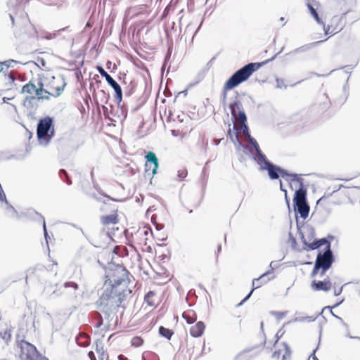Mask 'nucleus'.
<instances>
[{
    "mask_svg": "<svg viewBox=\"0 0 360 360\" xmlns=\"http://www.w3.org/2000/svg\"><path fill=\"white\" fill-rule=\"evenodd\" d=\"M128 274L121 265L112 266L106 271L104 290L99 299L101 311L108 314L120 306L129 282Z\"/></svg>",
    "mask_w": 360,
    "mask_h": 360,
    "instance_id": "nucleus-1",
    "label": "nucleus"
},
{
    "mask_svg": "<svg viewBox=\"0 0 360 360\" xmlns=\"http://www.w3.org/2000/svg\"><path fill=\"white\" fill-rule=\"evenodd\" d=\"M276 58V56H274L273 58H271L269 60H266L263 63V64L267 63L269 61L273 60ZM262 65V63H250L238 70H237L233 75H231V77L226 82L224 86V90H231L237 86H238L240 84L243 83V82H245L248 79V78L255 72H256L261 66Z\"/></svg>",
    "mask_w": 360,
    "mask_h": 360,
    "instance_id": "nucleus-2",
    "label": "nucleus"
},
{
    "mask_svg": "<svg viewBox=\"0 0 360 360\" xmlns=\"http://www.w3.org/2000/svg\"><path fill=\"white\" fill-rule=\"evenodd\" d=\"M40 82L41 86L44 88V96H48L49 99L50 96L54 97L59 96L66 86L64 78L60 75L41 79Z\"/></svg>",
    "mask_w": 360,
    "mask_h": 360,
    "instance_id": "nucleus-3",
    "label": "nucleus"
},
{
    "mask_svg": "<svg viewBox=\"0 0 360 360\" xmlns=\"http://www.w3.org/2000/svg\"><path fill=\"white\" fill-rule=\"evenodd\" d=\"M37 135L40 145L47 146L54 136L53 119L49 116L39 120L37 128Z\"/></svg>",
    "mask_w": 360,
    "mask_h": 360,
    "instance_id": "nucleus-4",
    "label": "nucleus"
},
{
    "mask_svg": "<svg viewBox=\"0 0 360 360\" xmlns=\"http://www.w3.org/2000/svg\"><path fill=\"white\" fill-rule=\"evenodd\" d=\"M257 163L260 166L262 170H267L271 179H277L281 176L289 183L292 179L290 176L297 174L288 173L286 170L280 167L274 165L266 159V157H264V160L257 162Z\"/></svg>",
    "mask_w": 360,
    "mask_h": 360,
    "instance_id": "nucleus-5",
    "label": "nucleus"
},
{
    "mask_svg": "<svg viewBox=\"0 0 360 360\" xmlns=\"http://www.w3.org/2000/svg\"><path fill=\"white\" fill-rule=\"evenodd\" d=\"M333 262V255L330 249V244L326 247V250L319 253L315 262L312 275L318 274L319 269H321V276L331 266Z\"/></svg>",
    "mask_w": 360,
    "mask_h": 360,
    "instance_id": "nucleus-6",
    "label": "nucleus"
},
{
    "mask_svg": "<svg viewBox=\"0 0 360 360\" xmlns=\"http://www.w3.org/2000/svg\"><path fill=\"white\" fill-rule=\"evenodd\" d=\"M20 348L21 360H48L45 356L39 354L33 345L26 341H22L20 343Z\"/></svg>",
    "mask_w": 360,
    "mask_h": 360,
    "instance_id": "nucleus-7",
    "label": "nucleus"
},
{
    "mask_svg": "<svg viewBox=\"0 0 360 360\" xmlns=\"http://www.w3.org/2000/svg\"><path fill=\"white\" fill-rule=\"evenodd\" d=\"M291 181L289 182L290 187L292 188V183L298 184V189L295 191L293 202L295 204L307 202V190L304 188L303 179L298 174L290 175Z\"/></svg>",
    "mask_w": 360,
    "mask_h": 360,
    "instance_id": "nucleus-8",
    "label": "nucleus"
},
{
    "mask_svg": "<svg viewBox=\"0 0 360 360\" xmlns=\"http://www.w3.org/2000/svg\"><path fill=\"white\" fill-rule=\"evenodd\" d=\"M97 69L101 75L105 77L108 84L114 89L115 92V98L119 105L122 99V91L121 86L102 67H98Z\"/></svg>",
    "mask_w": 360,
    "mask_h": 360,
    "instance_id": "nucleus-9",
    "label": "nucleus"
},
{
    "mask_svg": "<svg viewBox=\"0 0 360 360\" xmlns=\"http://www.w3.org/2000/svg\"><path fill=\"white\" fill-rule=\"evenodd\" d=\"M246 140L249 142V145L244 146V148L250 153L253 160L256 162L264 160L266 155L262 152L257 141L250 135H248V137L246 139Z\"/></svg>",
    "mask_w": 360,
    "mask_h": 360,
    "instance_id": "nucleus-10",
    "label": "nucleus"
},
{
    "mask_svg": "<svg viewBox=\"0 0 360 360\" xmlns=\"http://www.w3.org/2000/svg\"><path fill=\"white\" fill-rule=\"evenodd\" d=\"M272 263L273 262H271L270 266H271ZM271 270L267 271L266 272L264 273L257 278L253 279V281H252L253 288L252 289L250 292L245 297V299L243 300V302H245L249 299V297H250L251 294L252 293L254 289L259 288L260 286L266 283L267 282H269L270 280H271L273 278V276L269 277V275L273 274V270H274V269L272 267H271Z\"/></svg>",
    "mask_w": 360,
    "mask_h": 360,
    "instance_id": "nucleus-11",
    "label": "nucleus"
},
{
    "mask_svg": "<svg viewBox=\"0 0 360 360\" xmlns=\"http://www.w3.org/2000/svg\"><path fill=\"white\" fill-rule=\"evenodd\" d=\"M38 87H37L32 82H29L25 86H23L22 91V93H27L29 94H35L39 99H46L49 100L48 96H44V88L41 86V82L39 81L38 83Z\"/></svg>",
    "mask_w": 360,
    "mask_h": 360,
    "instance_id": "nucleus-12",
    "label": "nucleus"
},
{
    "mask_svg": "<svg viewBox=\"0 0 360 360\" xmlns=\"http://www.w3.org/2000/svg\"><path fill=\"white\" fill-rule=\"evenodd\" d=\"M311 288L315 291H324L328 292L332 287V283L328 278H325L323 281H313L311 284Z\"/></svg>",
    "mask_w": 360,
    "mask_h": 360,
    "instance_id": "nucleus-13",
    "label": "nucleus"
},
{
    "mask_svg": "<svg viewBox=\"0 0 360 360\" xmlns=\"http://www.w3.org/2000/svg\"><path fill=\"white\" fill-rule=\"evenodd\" d=\"M306 4L311 15L314 17L317 23L323 25V22L320 19L319 14L316 12V8L319 6L318 2H316L315 0H306Z\"/></svg>",
    "mask_w": 360,
    "mask_h": 360,
    "instance_id": "nucleus-14",
    "label": "nucleus"
},
{
    "mask_svg": "<svg viewBox=\"0 0 360 360\" xmlns=\"http://www.w3.org/2000/svg\"><path fill=\"white\" fill-rule=\"evenodd\" d=\"M233 129L236 131L235 133L231 132V129L230 127L228 130V136H229L231 141L233 142V143L236 146V149L238 150L241 148H244L243 144L241 143V141L239 139L238 126L235 123L233 124Z\"/></svg>",
    "mask_w": 360,
    "mask_h": 360,
    "instance_id": "nucleus-15",
    "label": "nucleus"
},
{
    "mask_svg": "<svg viewBox=\"0 0 360 360\" xmlns=\"http://www.w3.org/2000/svg\"><path fill=\"white\" fill-rule=\"evenodd\" d=\"M205 328V323L202 321H198L190 328V334L194 338L200 337L204 333Z\"/></svg>",
    "mask_w": 360,
    "mask_h": 360,
    "instance_id": "nucleus-16",
    "label": "nucleus"
},
{
    "mask_svg": "<svg viewBox=\"0 0 360 360\" xmlns=\"http://www.w3.org/2000/svg\"><path fill=\"white\" fill-rule=\"evenodd\" d=\"M295 211L300 214V217L305 219L309 212V206L307 202L295 204Z\"/></svg>",
    "mask_w": 360,
    "mask_h": 360,
    "instance_id": "nucleus-17",
    "label": "nucleus"
},
{
    "mask_svg": "<svg viewBox=\"0 0 360 360\" xmlns=\"http://www.w3.org/2000/svg\"><path fill=\"white\" fill-rule=\"evenodd\" d=\"M283 353L282 354L281 350L275 351L272 354V356L274 358L278 359L281 354H282V358H283L282 360H285V359L290 357L291 351H290L289 346L285 342H283Z\"/></svg>",
    "mask_w": 360,
    "mask_h": 360,
    "instance_id": "nucleus-18",
    "label": "nucleus"
},
{
    "mask_svg": "<svg viewBox=\"0 0 360 360\" xmlns=\"http://www.w3.org/2000/svg\"><path fill=\"white\" fill-rule=\"evenodd\" d=\"M146 159L147 162H150L153 165V168L152 169V174H155L157 173V169L158 168V159L156 155L153 152H148L146 155Z\"/></svg>",
    "mask_w": 360,
    "mask_h": 360,
    "instance_id": "nucleus-19",
    "label": "nucleus"
},
{
    "mask_svg": "<svg viewBox=\"0 0 360 360\" xmlns=\"http://www.w3.org/2000/svg\"><path fill=\"white\" fill-rule=\"evenodd\" d=\"M146 159L147 162H150L153 165V168L152 169V174H155L157 173V169L158 168V159L156 155L153 152H148L146 155Z\"/></svg>",
    "mask_w": 360,
    "mask_h": 360,
    "instance_id": "nucleus-20",
    "label": "nucleus"
},
{
    "mask_svg": "<svg viewBox=\"0 0 360 360\" xmlns=\"http://www.w3.org/2000/svg\"><path fill=\"white\" fill-rule=\"evenodd\" d=\"M303 243L305 245H307L310 250H315L319 248V247L326 245V247L328 244H330V242L328 241L326 238H321L318 240H315L311 243H307L306 240L303 238Z\"/></svg>",
    "mask_w": 360,
    "mask_h": 360,
    "instance_id": "nucleus-21",
    "label": "nucleus"
},
{
    "mask_svg": "<svg viewBox=\"0 0 360 360\" xmlns=\"http://www.w3.org/2000/svg\"><path fill=\"white\" fill-rule=\"evenodd\" d=\"M0 337L5 340L6 343L11 340V329L6 324L0 326Z\"/></svg>",
    "mask_w": 360,
    "mask_h": 360,
    "instance_id": "nucleus-22",
    "label": "nucleus"
},
{
    "mask_svg": "<svg viewBox=\"0 0 360 360\" xmlns=\"http://www.w3.org/2000/svg\"><path fill=\"white\" fill-rule=\"evenodd\" d=\"M229 108L231 110V113L234 120H236L237 111L240 110L242 108V104L238 101H234L233 103L229 104Z\"/></svg>",
    "mask_w": 360,
    "mask_h": 360,
    "instance_id": "nucleus-23",
    "label": "nucleus"
},
{
    "mask_svg": "<svg viewBox=\"0 0 360 360\" xmlns=\"http://www.w3.org/2000/svg\"><path fill=\"white\" fill-rule=\"evenodd\" d=\"M96 352L98 356L99 360H104L108 358V354L104 351L103 345L101 342H97L96 343Z\"/></svg>",
    "mask_w": 360,
    "mask_h": 360,
    "instance_id": "nucleus-24",
    "label": "nucleus"
},
{
    "mask_svg": "<svg viewBox=\"0 0 360 360\" xmlns=\"http://www.w3.org/2000/svg\"><path fill=\"white\" fill-rule=\"evenodd\" d=\"M182 316L188 324L194 323L196 320V315L193 311L184 312Z\"/></svg>",
    "mask_w": 360,
    "mask_h": 360,
    "instance_id": "nucleus-25",
    "label": "nucleus"
},
{
    "mask_svg": "<svg viewBox=\"0 0 360 360\" xmlns=\"http://www.w3.org/2000/svg\"><path fill=\"white\" fill-rule=\"evenodd\" d=\"M117 217L115 214H110L101 217V221L104 225L115 224L117 223Z\"/></svg>",
    "mask_w": 360,
    "mask_h": 360,
    "instance_id": "nucleus-26",
    "label": "nucleus"
},
{
    "mask_svg": "<svg viewBox=\"0 0 360 360\" xmlns=\"http://www.w3.org/2000/svg\"><path fill=\"white\" fill-rule=\"evenodd\" d=\"M5 204H6V210L7 211L8 215L11 217L18 218V214L17 211L15 210V209L11 205H10L8 201H7V203H5Z\"/></svg>",
    "mask_w": 360,
    "mask_h": 360,
    "instance_id": "nucleus-27",
    "label": "nucleus"
},
{
    "mask_svg": "<svg viewBox=\"0 0 360 360\" xmlns=\"http://www.w3.org/2000/svg\"><path fill=\"white\" fill-rule=\"evenodd\" d=\"M155 292L149 291L145 296L146 302L150 307L155 306V302L154 301Z\"/></svg>",
    "mask_w": 360,
    "mask_h": 360,
    "instance_id": "nucleus-28",
    "label": "nucleus"
},
{
    "mask_svg": "<svg viewBox=\"0 0 360 360\" xmlns=\"http://www.w3.org/2000/svg\"><path fill=\"white\" fill-rule=\"evenodd\" d=\"M89 338L86 335H80L77 338V342L79 345L85 347L89 344Z\"/></svg>",
    "mask_w": 360,
    "mask_h": 360,
    "instance_id": "nucleus-29",
    "label": "nucleus"
},
{
    "mask_svg": "<svg viewBox=\"0 0 360 360\" xmlns=\"http://www.w3.org/2000/svg\"><path fill=\"white\" fill-rule=\"evenodd\" d=\"M159 333L166 338L168 340H170L173 333L172 332L171 330L168 329V328H166L163 326H160V328H159Z\"/></svg>",
    "mask_w": 360,
    "mask_h": 360,
    "instance_id": "nucleus-30",
    "label": "nucleus"
},
{
    "mask_svg": "<svg viewBox=\"0 0 360 360\" xmlns=\"http://www.w3.org/2000/svg\"><path fill=\"white\" fill-rule=\"evenodd\" d=\"M236 120L240 122L241 124H245V122L247 121V117L243 108L240 110H238V115H236Z\"/></svg>",
    "mask_w": 360,
    "mask_h": 360,
    "instance_id": "nucleus-31",
    "label": "nucleus"
},
{
    "mask_svg": "<svg viewBox=\"0 0 360 360\" xmlns=\"http://www.w3.org/2000/svg\"><path fill=\"white\" fill-rule=\"evenodd\" d=\"M318 317V315L316 316H306V317H296L294 319L295 322H301L304 321V320H307L309 322L314 321Z\"/></svg>",
    "mask_w": 360,
    "mask_h": 360,
    "instance_id": "nucleus-32",
    "label": "nucleus"
},
{
    "mask_svg": "<svg viewBox=\"0 0 360 360\" xmlns=\"http://www.w3.org/2000/svg\"><path fill=\"white\" fill-rule=\"evenodd\" d=\"M143 342V340L140 337H134L131 341V345L136 347L141 346Z\"/></svg>",
    "mask_w": 360,
    "mask_h": 360,
    "instance_id": "nucleus-33",
    "label": "nucleus"
},
{
    "mask_svg": "<svg viewBox=\"0 0 360 360\" xmlns=\"http://www.w3.org/2000/svg\"><path fill=\"white\" fill-rule=\"evenodd\" d=\"M240 133H242L245 138L247 139L248 137V135H250L249 133V129L248 125L245 124H241L240 127Z\"/></svg>",
    "mask_w": 360,
    "mask_h": 360,
    "instance_id": "nucleus-34",
    "label": "nucleus"
},
{
    "mask_svg": "<svg viewBox=\"0 0 360 360\" xmlns=\"http://www.w3.org/2000/svg\"><path fill=\"white\" fill-rule=\"evenodd\" d=\"M271 313L276 316V318L277 319L278 321L281 320L287 314L286 311H284V312L271 311Z\"/></svg>",
    "mask_w": 360,
    "mask_h": 360,
    "instance_id": "nucleus-35",
    "label": "nucleus"
},
{
    "mask_svg": "<svg viewBox=\"0 0 360 360\" xmlns=\"http://www.w3.org/2000/svg\"><path fill=\"white\" fill-rule=\"evenodd\" d=\"M177 176L180 181L183 180L187 176V170L185 169L179 170Z\"/></svg>",
    "mask_w": 360,
    "mask_h": 360,
    "instance_id": "nucleus-36",
    "label": "nucleus"
},
{
    "mask_svg": "<svg viewBox=\"0 0 360 360\" xmlns=\"http://www.w3.org/2000/svg\"><path fill=\"white\" fill-rule=\"evenodd\" d=\"M276 88H278V89L286 88V86L284 84V80L283 79L276 78Z\"/></svg>",
    "mask_w": 360,
    "mask_h": 360,
    "instance_id": "nucleus-37",
    "label": "nucleus"
},
{
    "mask_svg": "<svg viewBox=\"0 0 360 360\" xmlns=\"http://www.w3.org/2000/svg\"><path fill=\"white\" fill-rule=\"evenodd\" d=\"M18 63H19L18 61L12 60V59L4 61L5 66H6L7 68H13L14 67L13 64H18Z\"/></svg>",
    "mask_w": 360,
    "mask_h": 360,
    "instance_id": "nucleus-38",
    "label": "nucleus"
},
{
    "mask_svg": "<svg viewBox=\"0 0 360 360\" xmlns=\"http://www.w3.org/2000/svg\"><path fill=\"white\" fill-rule=\"evenodd\" d=\"M64 286L65 288H72L73 289L74 291H75L77 288H78V285L77 283H74V282H68V283H65L64 284Z\"/></svg>",
    "mask_w": 360,
    "mask_h": 360,
    "instance_id": "nucleus-39",
    "label": "nucleus"
},
{
    "mask_svg": "<svg viewBox=\"0 0 360 360\" xmlns=\"http://www.w3.org/2000/svg\"><path fill=\"white\" fill-rule=\"evenodd\" d=\"M0 201L4 202L5 203H7L8 201L2 186L0 187Z\"/></svg>",
    "mask_w": 360,
    "mask_h": 360,
    "instance_id": "nucleus-40",
    "label": "nucleus"
},
{
    "mask_svg": "<svg viewBox=\"0 0 360 360\" xmlns=\"http://www.w3.org/2000/svg\"><path fill=\"white\" fill-rule=\"evenodd\" d=\"M43 228H44L45 239H46V242H48V233H47V231H46V228L45 220L44 218H43Z\"/></svg>",
    "mask_w": 360,
    "mask_h": 360,
    "instance_id": "nucleus-41",
    "label": "nucleus"
},
{
    "mask_svg": "<svg viewBox=\"0 0 360 360\" xmlns=\"http://www.w3.org/2000/svg\"><path fill=\"white\" fill-rule=\"evenodd\" d=\"M342 286L340 287V288L337 289V288H334V295L335 296H338L339 295L341 294L342 291Z\"/></svg>",
    "mask_w": 360,
    "mask_h": 360,
    "instance_id": "nucleus-42",
    "label": "nucleus"
},
{
    "mask_svg": "<svg viewBox=\"0 0 360 360\" xmlns=\"http://www.w3.org/2000/svg\"><path fill=\"white\" fill-rule=\"evenodd\" d=\"M280 189H281L282 191L285 192V200H286L287 202L288 203V196H287V191H286L285 189H284V188H283V184H282V182H281V181H280Z\"/></svg>",
    "mask_w": 360,
    "mask_h": 360,
    "instance_id": "nucleus-43",
    "label": "nucleus"
},
{
    "mask_svg": "<svg viewBox=\"0 0 360 360\" xmlns=\"http://www.w3.org/2000/svg\"><path fill=\"white\" fill-rule=\"evenodd\" d=\"M88 356L91 360H93L94 358H96L95 354H94V352H92V351L89 352Z\"/></svg>",
    "mask_w": 360,
    "mask_h": 360,
    "instance_id": "nucleus-44",
    "label": "nucleus"
},
{
    "mask_svg": "<svg viewBox=\"0 0 360 360\" xmlns=\"http://www.w3.org/2000/svg\"><path fill=\"white\" fill-rule=\"evenodd\" d=\"M323 25V30L325 32V34H329V31H330V26L325 27L324 24Z\"/></svg>",
    "mask_w": 360,
    "mask_h": 360,
    "instance_id": "nucleus-45",
    "label": "nucleus"
},
{
    "mask_svg": "<svg viewBox=\"0 0 360 360\" xmlns=\"http://www.w3.org/2000/svg\"><path fill=\"white\" fill-rule=\"evenodd\" d=\"M4 62H0V72H2L4 69Z\"/></svg>",
    "mask_w": 360,
    "mask_h": 360,
    "instance_id": "nucleus-46",
    "label": "nucleus"
},
{
    "mask_svg": "<svg viewBox=\"0 0 360 360\" xmlns=\"http://www.w3.org/2000/svg\"><path fill=\"white\" fill-rule=\"evenodd\" d=\"M330 313H331V314H333L335 318H337L338 319H339L340 321H341L342 322L343 325L346 326V324L343 322L342 319L340 317H339V316H338L335 315V314L333 313L332 310H330Z\"/></svg>",
    "mask_w": 360,
    "mask_h": 360,
    "instance_id": "nucleus-47",
    "label": "nucleus"
},
{
    "mask_svg": "<svg viewBox=\"0 0 360 360\" xmlns=\"http://www.w3.org/2000/svg\"><path fill=\"white\" fill-rule=\"evenodd\" d=\"M315 352H316V350H314L313 354L311 355V357L314 360H319V359H317V357L316 356V355H315Z\"/></svg>",
    "mask_w": 360,
    "mask_h": 360,
    "instance_id": "nucleus-48",
    "label": "nucleus"
},
{
    "mask_svg": "<svg viewBox=\"0 0 360 360\" xmlns=\"http://www.w3.org/2000/svg\"><path fill=\"white\" fill-rule=\"evenodd\" d=\"M60 173L64 174L67 177V172L65 170L60 169Z\"/></svg>",
    "mask_w": 360,
    "mask_h": 360,
    "instance_id": "nucleus-49",
    "label": "nucleus"
},
{
    "mask_svg": "<svg viewBox=\"0 0 360 360\" xmlns=\"http://www.w3.org/2000/svg\"><path fill=\"white\" fill-rule=\"evenodd\" d=\"M10 18H11V20L12 21L13 25L14 24V18H13V15L11 14H10Z\"/></svg>",
    "mask_w": 360,
    "mask_h": 360,
    "instance_id": "nucleus-50",
    "label": "nucleus"
},
{
    "mask_svg": "<svg viewBox=\"0 0 360 360\" xmlns=\"http://www.w3.org/2000/svg\"><path fill=\"white\" fill-rule=\"evenodd\" d=\"M119 359H121V360H123L124 359V356L123 355H120L119 356Z\"/></svg>",
    "mask_w": 360,
    "mask_h": 360,
    "instance_id": "nucleus-51",
    "label": "nucleus"
},
{
    "mask_svg": "<svg viewBox=\"0 0 360 360\" xmlns=\"http://www.w3.org/2000/svg\"><path fill=\"white\" fill-rule=\"evenodd\" d=\"M67 184H71V181L67 178Z\"/></svg>",
    "mask_w": 360,
    "mask_h": 360,
    "instance_id": "nucleus-52",
    "label": "nucleus"
},
{
    "mask_svg": "<svg viewBox=\"0 0 360 360\" xmlns=\"http://www.w3.org/2000/svg\"><path fill=\"white\" fill-rule=\"evenodd\" d=\"M278 333H279V332H278V333H276V337H277V338H278V339L279 338V336H280V334H278Z\"/></svg>",
    "mask_w": 360,
    "mask_h": 360,
    "instance_id": "nucleus-53",
    "label": "nucleus"
},
{
    "mask_svg": "<svg viewBox=\"0 0 360 360\" xmlns=\"http://www.w3.org/2000/svg\"><path fill=\"white\" fill-rule=\"evenodd\" d=\"M278 333H279V332H278V333H276V337H277V338H278V339L279 338V336H280V334H278Z\"/></svg>",
    "mask_w": 360,
    "mask_h": 360,
    "instance_id": "nucleus-54",
    "label": "nucleus"
},
{
    "mask_svg": "<svg viewBox=\"0 0 360 360\" xmlns=\"http://www.w3.org/2000/svg\"><path fill=\"white\" fill-rule=\"evenodd\" d=\"M342 302H339V303H337L336 304H335L334 307L338 306Z\"/></svg>",
    "mask_w": 360,
    "mask_h": 360,
    "instance_id": "nucleus-55",
    "label": "nucleus"
},
{
    "mask_svg": "<svg viewBox=\"0 0 360 360\" xmlns=\"http://www.w3.org/2000/svg\"><path fill=\"white\" fill-rule=\"evenodd\" d=\"M221 250V245H219L218 247V252H219Z\"/></svg>",
    "mask_w": 360,
    "mask_h": 360,
    "instance_id": "nucleus-56",
    "label": "nucleus"
},
{
    "mask_svg": "<svg viewBox=\"0 0 360 360\" xmlns=\"http://www.w3.org/2000/svg\"><path fill=\"white\" fill-rule=\"evenodd\" d=\"M219 141H216V145H218L219 143Z\"/></svg>",
    "mask_w": 360,
    "mask_h": 360,
    "instance_id": "nucleus-57",
    "label": "nucleus"
},
{
    "mask_svg": "<svg viewBox=\"0 0 360 360\" xmlns=\"http://www.w3.org/2000/svg\"><path fill=\"white\" fill-rule=\"evenodd\" d=\"M327 308H328V309H330V311L331 310V309H330V307H327ZM324 309H326V307H324Z\"/></svg>",
    "mask_w": 360,
    "mask_h": 360,
    "instance_id": "nucleus-58",
    "label": "nucleus"
},
{
    "mask_svg": "<svg viewBox=\"0 0 360 360\" xmlns=\"http://www.w3.org/2000/svg\"><path fill=\"white\" fill-rule=\"evenodd\" d=\"M299 50H300V49H296L295 51V52H297V51H299Z\"/></svg>",
    "mask_w": 360,
    "mask_h": 360,
    "instance_id": "nucleus-59",
    "label": "nucleus"
},
{
    "mask_svg": "<svg viewBox=\"0 0 360 360\" xmlns=\"http://www.w3.org/2000/svg\"><path fill=\"white\" fill-rule=\"evenodd\" d=\"M280 20H284V18H283V17H281Z\"/></svg>",
    "mask_w": 360,
    "mask_h": 360,
    "instance_id": "nucleus-60",
    "label": "nucleus"
},
{
    "mask_svg": "<svg viewBox=\"0 0 360 360\" xmlns=\"http://www.w3.org/2000/svg\"><path fill=\"white\" fill-rule=\"evenodd\" d=\"M0 360H5V359H0Z\"/></svg>",
    "mask_w": 360,
    "mask_h": 360,
    "instance_id": "nucleus-61",
    "label": "nucleus"
}]
</instances>
